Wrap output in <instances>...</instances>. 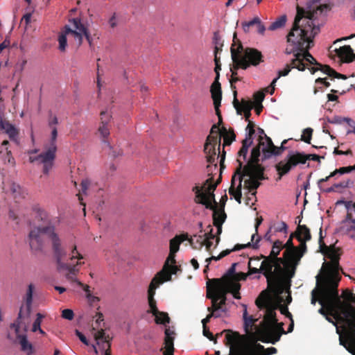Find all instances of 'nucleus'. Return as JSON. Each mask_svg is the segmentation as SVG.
<instances>
[{
  "mask_svg": "<svg viewBox=\"0 0 355 355\" xmlns=\"http://www.w3.org/2000/svg\"><path fill=\"white\" fill-rule=\"evenodd\" d=\"M327 8L326 4L314 2L307 3L306 9L297 7L293 26L286 36L288 45L285 49V53L293 54L294 58H297L305 69L308 64H319L309 53V49L313 45V38L320 31L319 27L313 24V20L317 18L318 13L321 14Z\"/></svg>",
  "mask_w": 355,
  "mask_h": 355,
  "instance_id": "f257e3e1",
  "label": "nucleus"
},
{
  "mask_svg": "<svg viewBox=\"0 0 355 355\" xmlns=\"http://www.w3.org/2000/svg\"><path fill=\"white\" fill-rule=\"evenodd\" d=\"M45 236H47L51 241L58 270L60 272L67 271V278L72 279L73 275H75L78 271L77 267L83 263L78 261L76 264L71 265L64 261L67 257V252L65 248L62 246L61 239L55 232L53 225H33L28 234V241L31 250L35 252L42 250L45 244Z\"/></svg>",
  "mask_w": 355,
  "mask_h": 355,
  "instance_id": "f03ea898",
  "label": "nucleus"
},
{
  "mask_svg": "<svg viewBox=\"0 0 355 355\" xmlns=\"http://www.w3.org/2000/svg\"><path fill=\"white\" fill-rule=\"evenodd\" d=\"M339 279H323L318 286L320 296L319 304L322 307L318 310L319 313L324 317L331 315L337 321L346 322L352 324L353 320L349 317L355 314V306L349 303H344L338 294Z\"/></svg>",
  "mask_w": 355,
  "mask_h": 355,
  "instance_id": "7ed1b4c3",
  "label": "nucleus"
},
{
  "mask_svg": "<svg viewBox=\"0 0 355 355\" xmlns=\"http://www.w3.org/2000/svg\"><path fill=\"white\" fill-rule=\"evenodd\" d=\"M259 161L258 148L251 150L250 157L245 165L243 166V162L237 159L239 165L236 168V173L239 175V184L236 187V195L234 197L239 204L241 203V188L244 176L249 178L244 180V189H247L248 193L253 196H256L257 189L261 185L260 181L268 179V177L264 174L265 167L259 164Z\"/></svg>",
  "mask_w": 355,
  "mask_h": 355,
  "instance_id": "20e7f679",
  "label": "nucleus"
},
{
  "mask_svg": "<svg viewBox=\"0 0 355 355\" xmlns=\"http://www.w3.org/2000/svg\"><path fill=\"white\" fill-rule=\"evenodd\" d=\"M241 284L234 282L224 284L220 279H209L207 282V298L211 300L214 311L225 313L227 294L231 293L235 299H241Z\"/></svg>",
  "mask_w": 355,
  "mask_h": 355,
  "instance_id": "39448f33",
  "label": "nucleus"
},
{
  "mask_svg": "<svg viewBox=\"0 0 355 355\" xmlns=\"http://www.w3.org/2000/svg\"><path fill=\"white\" fill-rule=\"evenodd\" d=\"M230 52L235 69H247L250 66L257 67L264 61L262 53L258 49L250 47L244 49L237 39L236 33H234Z\"/></svg>",
  "mask_w": 355,
  "mask_h": 355,
  "instance_id": "423d86ee",
  "label": "nucleus"
},
{
  "mask_svg": "<svg viewBox=\"0 0 355 355\" xmlns=\"http://www.w3.org/2000/svg\"><path fill=\"white\" fill-rule=\"evenodd\" d=\"M277 324L276 313L272 308H268L264 317V320L261 323L260 327L256 328V334L258 340L263 343H270L275 344L280 340L282 334H286L283 329V323H279L278 327H275Z\"/></svg>",
  "mask_w": 355,
  "mask_h": 355,
  "instance_id": "0eeeda50",
  "label": "nucleus"
},
{
  "mask_svg": "<svg viewBox=\"0 0 355 355\" xmlns=\"http://www.w3.org/2000/svg\"><path fill=\"white\" fill-rule=\"evenodd\" d=\"M324 158V156H319L315 154L306 155L303 153L290 151L286 157L275 166L278 174L277 180H281L284 175L288 174L293 168L299 164H305L309 159L320 162V159Z\"/></svg>",
  "mask_w": 355,
  "mask_h": 355,
  "instance_id": "6e6552de",
  "label": "nucleus"
},
{
  "mask_svg": "<svg viewBox=\"0 0 355 355\" xmlns=\"http://www.w3.org/2000/svg\"><path fill=\"white\" fill-rule=\"evenodd\" d=\"M58 136V130L56 127H53L51 131V138L50 144L45 147V150L37 156L29 157V161L31 163L37 162L43 165L42 172L44 175H49L52 169L55 159V153L57 151L56 139Z\"/></svg>",
  "mask_w": 355,
  "mask_h": 355,
  "instance_id": "1a4fd4ad",
  "label": "nucleus"
},
{
  "mask_svg": "<svg viewBox=\"0 0 355 355\" xmlns=\"http://www.w3.org/2000/svg\"><path fill=\"white\" fill-rule=\"evenodd\" d=\"M220 123H222V121L220 122L218 119V124L212 125L210 133L206 139L203 151L206 155V159L208 163L212 164L219 157L222 135L221 129L219 128Z\"/></svg>",
  "mask_w": 355,
  "mask_h": 355,
  "instance_id": "9d476101",
  "label": "nucleus"
},
{
  "mask_svg": "<svg viewBox=\"0 0 355 355\" xmlns=\"http://www.w3.org/2000/svg\"><path fill=\"white\" fill-rule=\"evenodd\" d=\"M289 268L291 269H284L279 263L275 264L272 270V278L276 291L278 294L284 293V289H289L291 286V279L295 275V270L293 266L288 264Z\"/></svg>",
  "mask_w": 355,
  "mask_h": 355,
  "instance_id": "9b49d317",
  "label": "nucleus"
},
{
  "mask_svg": "<svg viewBox=\"0 0 355 355\" xmlns=\"http://www.w3.org/2000/svg\"><path fill=\"white\" fill-rule=\"evenodd\" d=\"M326 248L327 250L324 254L325 256L330 259V261L324 262L323 263L322 267L324 268L329 272V277L324 279H332L335 280L338 279L340 282L341 279V277L339 275V270H341L339 264L340 257V249L336 248L334 246H329Z\"/></svg>",
  "mask_w": 355,
  "mask_h": 355,
  "instance_id": "f8f14e48",
  "label": "nucleus"
},
{
  "mask_svg": "<svg viewBox=\"0 0 355 355\" xmlns=\"http://www.w3.org/2000/svg\"><path fill=\"white\" fill-rule=\"evenodd\" d=\"M349 317L354 321L352 324L340 322L343 330L339 334L340 345H343L349 353L355 355V314Z\"/></svg>",
  "mask_w": 355,
  "mask_h": 355,
  "instance_id": "ddd939ff",
  "label": "nucleus"
},
{
  "mask_svg": "<svg viewBox=\"0 0 355 355\" xmlns=\"http://www.w3.org/2000/svg\"><path fill=\"white\" fill-rule=\"evenodd\" d=\"M266 142L263 141V137L261 135L259 138V144L257 146H254L252 150L255 148H258L259 151V155H261V147H262V152L263 154V157L262 160L269 159L272 155L278 156L283 153V152L286 149L285 144L287 143L288 140L284 139L280 146H276L272 143V139L265 135Z\"/></svg>",
  "mask_w": 355,
  "mask_h": 355,
  "instance_id": "4468645a",
  "label": "nucleus"
},
{
  "mask_svg": "<svg viewBox=\"0 0 355 355\" xmlns=\"http://www.w3.org/2000/svg\"><path fill=\"white\" fill-rule=\"evenodd\" d=\"M192 191L195 193L194 201L197 204L205 205L208 209H214L217 207V202L215 200V196L212 190L208 189V186L205 187L196 185Z\"/></svg>",
  "mask_w": 355,
  "mask_h": 355,
  "instance_id": "2eb2a0df",
  "label": "nucleus"
},
{
  "mask_svg": "<svg viewBox=\"0 0 355 355\" xmlns=\"http://www.w3.org/2000/svg\"><path fill=\"white\" fill-rule=\"evenodd\" d=\"M162 284V281L157 282V278H153L148 290V299L150 310L148 313H151L155 317V322H164L158 317L159 315H163L165 321L168 322L169 320L168 314L166 312L159 311L156 305V300L154 298L156 288Z\"/></svg>",
  "mask_w": 355,
  "mask_h": 355,
  "instance_id": "dca6fc26",
  "label": "nucleus"
},
{
  "mask_svg": "<svg viewBox=\"0 0 355 355\" xmlns=\"http://www.w3.org/2000/svg\"><path fill=\"white\" fill-rule=\"evenodd\" d=\"M67 36H71L74 38L78 46L82 44L81 33H78L75 28H71L69 25H65L64 30L58 36L59 49L60 51H64L66 50L67 46Z\"/></svg>",
  "mask_w": 355,
  "mask_h": 355,
  "instance_id": "f3484780",
  "label": "nucleus"
},
{
  "mask_svg": "<svg viewBox=\"0 0 355 355\" xmlns=\"http://www.w3.org/2000/svg\"><path fill=\"white\" fill-rule=\"evenodd\" d=\"M292 69H297L299 71H304L305 67L302 64H300V62L297 58H293L289 64H286L282 70L278 71L277 77L272 81L270 85L266 88V90L268 91V89H270V94H272L275 92V85L277 80L282 76H287Z\"/></svg>",
  "mask_w": 355,
  "mask_h": 355,
  "instance_id": "a211bd4d",
  "label": "nucleus"
},
{
  "mask_svg": "<svg viewBox=\"0 0 355 355\" xmlns=\"http://www.w3.org/2000/svg\"><path fill=\"white\" fill-rule=\"evenodd\" d=\"M210 92L214 102L216 114L219 118L220 122H221L223 119L219 107L220 106L222 100V90L219 79H214V81L210 87Z\"/></svg>",
  "mask_w": 355,
  "mask_h": 355,
  "instance_id": "6ab92c4d",
  "label": "nucleus"
},
{
  "mask_svg": "<svg viewBox=\"0 0 355 355\" xmlns=\"http://www.w3.org/2000/svg\"><path fill=\"white\" fill-rule=\"evenodd\" d=\"M19 320L16 321L15 323L12 324L11 327L15 328L17 335V339L21 345V351L24 352L26 355H33L35 353V349L33 345L28 342L26 335L18 334L19 329Z\"/></svg>",
  "mask_w": 355,
  "mask_h": 355,
  "instance_id": "aec40b11",
  "label": "nucleus"
},
{
  "mask_svg": "<svg viewBox=\"0 0 355 355\" xmlns=\"http://www.w3.org/2000/svg\"><path fill=\"white\" fill-rule=\"evenodd\" d=\"M261 259H263V261L261 262L260 266L262 274L266 277L268 284L270 285L272 282V270L275 266V262L272 260L271 257L264 255H261L260 257L254 258V259L257 261Z\"/></svg>",
  "mask_w": 355,
  "mask_h": 355,
  "instance_id": "412c9836",
  "label": "nucleus"
},
{
  "mask_svg": "<svg viewBox=\"0 0 355 355\" xmlns=\"http://www.w3.org/2000/svg\"><path fill=\"white\" fill-rule=\"evenodd\" d=\"M35 289V286L33 284H30L28 286V289L25 296V307L23 306L20 308L17 321L20 320L25 316H29L31 311V306L33 303V294Z\"/></svg>",
  "mask_w": 355,
  "mask_h": 355,
  "instance_id": "4be33fe9",
  "label": "nucleus"
},
{
  "mask_svg": "<svg viewBox=\"0 0 355 355\" xmlns=\"http://www.w3.org/2000/svg\"><path fill=\"white\" fill-rule=\"evenodd\" d=\"M225 345L230 346L231 351L239 349L243 342V337L239 332L233 331L230 329L225 330Z\"/></svg>",
  "mask_w": 355,
  "mask_h": 355,
  "instance_id": "5701e85b",
  "label": "nucleus"
},
{
  "mask_svg": "<svg viewBox=\"0 0 355 355\" xmlns=\"http://www.w3.org/2000/svg\"><path fill=\"white\" fill-rule=\"evenodd\" d=\"M317 66L316 67H310L308 68L310 71L311 73L314 74L318 71H321L324 73L328 75L329 76L334 78H341L345 80L347 78V76L344 74H341L336 71L334 69H332L330 66L327 64H322L319 63V64H315Z\"/></svg>",
  "mask_w": 355,
  "mask_h": 355,
  "instance_id": "b1692460",
  "label": "nucleus"
},
{
  "mask_svg": "<svg viewBox=\"0 0 355 355\" xmlns=\"http://www.w3.org/2000/svg\"><path fill=\"white\" fill-rule=\"evenodd\" d=\"M180 270V266L175 264H170L166 269L159 271L153 278H157V282L162 281L164 282L171 280V275H175Z\"/></svg>",
  "mask_w": 355,
  "mask_h": 355,
  "instance_id": "393cba45",
  "label": "nucleus"
},
{
  "mask_svg": "<svg viewBox=\"0 0 355 355\" xmlns=\"http://www.w3.org/2000/svg\"><path fill=\"white\" fill-rule=\"evenodd\" d=\"M34 214V225H53L46 211L40 207L35 206L33 209Z\"/></svg>",
  "mask_w": 355,
  "mask_h": 355,
  "instance_id": "a878e982",
  "label": "nucleus"
},
{
  "mask_svg": "<svg viewBox=\"0 0 355 355\" xmlns=\"http://www.w3.org/2000/svg\"><path fill=\"white\" fill-rule=\"evenodd\" d=\"M336 55L344 62H352L355 60V53L349 45H345L335 50Z\"/></svg>",
  "mask_w": 355,
  "mask_h": 355,
  "instance_id": "bb28decb",
  "label": "nucleus"
},
{
  "mask_svg": "<svg viewBox=\"0 0 355 355\" xmlns=\"http://www.w3.org/2000/svg\"><path fill=\"white\" fill-rule=\"evenodd\" d=\"M216 160L217 159H216L215 162L212 164L209 163V164L207 165V173H208V175L211 176V177L209 178H208L204 184V187H205V186H208V189L212 190V191H214V190L216 189L218 184L220 182L221 179H222L221 175H220L216 182L214 184L212 183L214 181L213 171H216L218 168Z\"/></svg>",
  "mask_w": 355,
  "mask_h": 355,
  "instance_id": "cd10ccee",
  "label": "nucleus"
},
{
  "mask_svg": "<svg viewBox=\"0 0 355 355\" xmlns=\"http://www.w3.org/2000/svg\"><path fill=\"white\" fill-rule=\"evenodd\" d=\"M294 246L293 240L288 239L286 243L283 245V248H286L283 253V256L286 259V263L293 266L295 256L296 254L297 248Z\"/></svg>",
  "mask_w": 355,
  "mask_h": 355,
  "instance_id": "c85d7f7f",
  "label": "nucleus"
},
{
  "mask_svg": "<svg viewBox=\"0 0 355 355\" xmlns=\"http://www.w3.org/2000/svg\"><path fill=\"white\" fill-rule=\"evenodd\" d=\"M69 23L72 25L73 28L76 29L78 33H80L82 37L84 35L89 44L92 45V38L87 30V28L82 24L80 19L79 18H73L69 19Z\"/></svg>",
  "mask_w": 355,
  "mask_h": 355,
  "instance_id": "c756f323",
  "label": "nucleus"
},
{
  "mask_svg": "<svg viewBox=\"0 0 355 355\" xmlns=\"http://www.w3.org/2000/svg\"><path fill=\"white\" fill-rule=\"evenodd\" d=\"M353 171H355V165L340 167L331 172L329 175L319 180L318 184L320 185L322 182H327L331 178H334L335 180H338L340 175L351 173Z\"/></svg>",
  "mask_w": 355,
  "mask_h": 355,
  "instance_id": "7c9ffc66",
  "label": "nucleus"
},
{
  "mask_svg": "<svg viewBox=\"0 0 355 355\" xmlns=\"http://www.w3.org/2000/svg\"><path fill=\"white\" fill-rule=\"evenodd\" d=\"M237 92L236 90L234 91V101L233 105L234 108L236 110L238 114H241V113L244 111L251 110L253 107L252 103L250 101H247L245 99H242L241 103L239 102L236 98Z\"/></svg>",
  "mask_w": 355,
  "mask_h": 355,
  "instance_id": "2f4dec72",
  "label": "nucleus"
},
{
  "mask_svg": "<svg viewBox=\"0 0 355 355\" xmlns=\"http://www.w3.org/2000/svg\"><path fill=\"white\" fill-rule=\"evenodd\" d=\"M351 222H352V220L345 217L340 223V232L349 235L351 238L355 239V223Z\"/></svg>",
  "mask_w": 355,
  "mask_h": 355,
  "instance_id": "473e14b6",
  "label": "nucleus"
},
{
  "mask_svg": "<svg viewBox=\"0 0 355 355\" xmlns=\"http://www.w3.org/2000/svg\"><path fill=\"white\" fill-rule=\"evenodd\" d=\"M236 263H234L232 265V266L228 269L226 274H225L221 278H214L213 279H220L221 282L224 284H227L230 282H234L236 284H240L239 282H236V279H234V277L236 275Z\"/></svg>",
  "mask_w": 355,
  "mask_h": 355,
  "instance_id": "72a5a7b5",
  "label": "nucleus"
},
{
  "mask_svg": "<svg viewBox=\"0 0 355 355\" xmlns=\"http://www.w3.org/2000/svg\"><path fill=\"white\" fill-rule=\"evenodd\" d=\"M300 242V245L298 246H296L295 248H297L296 254L295 256V260H294V264L293 267L294 269L296 268L297 266L299 264L301 258L304 256V254L306 253L307 250V246H306V242L308 241H305L304 239H301L300 241H298Z\"/></svg>",
  "mask_w": 355,
  "mask_h": 355,
  "instance_id": "f704fd0d",
  "label": "nucleus"
},
{
  "mask_svg": "<svg viewBox=\"0 0 355 355\" xmlns=\"http://www.w3.org/2000/svg\"><path fill=\"white\" fill-rule=\"evenodd\" d=\"M95 339L97 341V344H102V347L103 349H110V337L109 336H106L105 331L103 329L97 331L94 335Z\"/></svg>",
  "mask_w": 355,
  "mask_h": 355,
  "instance_id": "c9c22d12",
  "label": "nucleus"
},
{
  "mask_svg": "<svg viewBox=\"0 0 355 355\" xmlns=\"http://www.w3.org/2000/svg\"><path fill=\"white\" fill-rule=\"evenodd\" d=\"M257 236V234H252L251 237V242H249L246 244H236L232 248L233 252L237 251L244 248H252L253 249H258L259 248V243L261 241V236H257V241L254 242V238Z\"/></svg>",
  "mask_w": 355,
  "mask_h": 355,
  "instance_id": "e433bc0d",
  "label": "nucleus"
},
{
  "mask_svg": "<svg viewBox=\"0 0 355 355\" xmlns=\"http://www.w3.org/2000/svg\"><path fill=\"white\" fill-rule=\"evenodd\" d=\"M221 134L223 136V146H229L236 139V135L232 128L228 130L225 127L221 128Z\"/></svg>",
  "mask_w": 355,
  "mask_h": 355,
  "instance_id": "4c0bfd02",
  "label": "nucleus"
},
{
  "mask_svg": "<svg viewBox=\"0 0 355 355\" xmlns=\"http://www.w3.org/2000/svg\"><path fill=\"white\" fill-rule=\"evenodd\" d=\"M188 239V234H181L175 236L170 241V251L177 252L180 249V245L182 242Z\"/></svg>",
  "mask_w": 355,
  "mask_h": 355,
  "instance_id": "58836bf2",
  "label": "nucleus"
},
{
  "mask_svg": "<svg viewBox=\"0 0 355 355\" xmlns=\"http://www.w3.org/2000/svg\"><path fill=\"white\" fill-rule=\"evenodd\" d=\"M297 241L304 239L305 241H310L311 239V234L309 228L305 225H298L297 227Z\"/></svg>",
  "mask_w": 355,
  "mask_h": 355,
  "instance_id": "ea45409f",
  "label": "nucleus"
},
{
  "mask_svg": "<svg viewBox=\"0 0 355 355\" xmlns=\"http://www.w3.org/2000/svg\"><path fill=\"white\" fill-rule=\"evenodd\" d=\"M173 334H174L173 331H170L169 329H166L165 338H164V344H165V351L164 352H171V354H173V352H174V346H173L174 338L172 337Z\"/></svg>",
  "mask_w": 355,
  "mask_h": 355,
  "instance_id": "a19ab883",
  "label": "nucleus"
},
{
  "mask_svg": "<svg viewBox=\"0 0 355 355\" xmlns=\"http://www.w3.org/2000/svg\"><path fill=\"white\" fill-rule=\"evenodd\" d=\"M187 240L189 241L191 247L196 250H200L203 247L205 241L204 235H194L191 238L188 237Z\"/></svg>",
  "mask_w": 355,
  "mask_h": 355,
  "instance_id": "79ce46f5",
  "label": "nucleus"
},
{
  "mask_svg": "<svg viewBox=\"0 0 355 355\" xmlns=\"http://www.w3.org/2000/svg\"><path fill=\"white\" fill-rule=\"evenodd\" d=\"M9 142L7 140H4L2 141L1 145L5 148L6 152H0V159H2V162L4 164L9 163L12 164L14 163V158L11 155V152L8 150L7 146Z\"/></svg>",
  "mask_w": 355,
  "mask_h": 355,
  "instance_id": "37998d69",
  "label": "nucleus"
},
{
  "mask_svg": "<svg viewBox=\"0 0 355 355\" xmlns=\"http://www.w3.org/2000/svg\"><path fill=\"white\" fill-rule=\"evenodd\" d=\"M340 202L345 205L347 211L346 218L352 220V223H355V202L351 201H341Z\"/></svg>",
  "mask_w": 355,
  "mask_h": 355,
  "instance_id": "c03bdc74",
  "label": "nucleus"
},
{
  "mask_svg": "<svg viewBox=\"0 0 355 355\" xmlns=\"http://www.w3.org/2000/svg\"><path fill=\"white\" fill-rule=\"evenodd\" d=\"M338 192H342L343 189L351 188L354 186V181L350 178H344L341 181L335 183Z\"/></svg>",
  "mask_w": 355,
  "mask_h": 355,
  "instance_id": "a18cd8bd",
  "label": "nucleus"
},
{
  "mask_svg": "<svg viewBox=\"0 0 355 355\" xmlns=\"http://www.w3.org/2000/svg\"><path fill=\"white\" fill-rule=\"evenodd\" d=\"M252 141L245 139L242 141V146H241V149L239 150V151L238 152V156L239 157H242L243 159V161L246 160L248 148L252 145Z\"/></svg>",
  "mask_w": 355,
  "mask_h": 355,
  "instance_id": "49530a36",
  "label": "nucleus"
},
{
  "mask_svg": "<svg viewBox=\"0 0 355 355\" xmlns=\"http://www.w3.org/2000/svg\"><path fill=\"white\" fill-rule=\"evenodd\" d=\"M286 22V16L282 15L278 17L274 22H272L270 26L268 27V30L270 31H275L283 27Z\"/></svg>",
  "mask_w": 355,
  "mask_h": 355,
  "instance_id": "de8ad7c7",
  "label": "nucleus"
},
{
  "mask_svg": "<svg viewBox=\"0 0 355 355\" xmlns=\"http://www.w3.org/2000/svg\"><path fill=\"white\" fill-rule=\"evenodd\" d=\"M283 249V243L281 241L277 240L273 243L272 250L270 251V254L268 256L271 258H277Z\"/></svg>",
  "mask_w": 355,
  "mask_h": 355,
  "instance_id": "09e8293b",
  "label": "nucleus"
},
{
  "mask_svg": "<svg viewBox=\"0 0 355 355\" xmlns=\"http://www.w3.org/2000/svg\"><path fill=\"white\" fill-rule=\"evenodd\" d=\"M327 121L329 123H332V124H341L343 122H347V124L350 126H352V124L354 123V121H352V119H351L349 118L341 117L339 116H336L331 119L328 118Z\"/></svg>",
  "mask_w": 355,
  "mask_h": 355,
  "instance_id": "8fccbe9b",
  "label": "nucleus"
},
{
  "mask_svg": "<svg viewBox=\"0 0 355 355\" xmlns=\"http://www.w3.org/2000/svg\"><path fill=\"white\" fill-rule=\"evenodd\" d=\"M207 311L209 312V313L207 315L205 318L202 320L203 327H207V324L209 322L210 319L211 318H219L221 316L220 313H219L216 311H214L213 308L211 306H209L207 308Z\"/></svg>",
  "mask_w": 355,
  "mask_h": 355,
  "instance_id": "3c124183",
  "label": "nucleus"
},
{
  "mask_svg": "<svg viewBox=\"0 0 355 355\" xmlns=\"http://www.w3.org/2000/svg\"><path fill=\"white\" fill-rule=\"evenodd\" d=\"M214 211L213 213V223L215 224L216 222L220 221L223 220V223L225 222L226 219V214L224 211V209L222 208L221 210L219 211L216 209H212Z\"/></svg>",
  "mask_w": 355,
  "mask_h": 355,
  "instance_id": "603ef678",
  "label": "nucleus"
},
{
  "mask_svg": "<svg viewBox=\"0 0 355 355\" xmlns=\"http://www.w3.org/2000/svg\"><path fill=\"white\" fill-rule=\"evenodd\" d=\"M212 232H213V229L211 227L210 231L208 233H205L204 234L205 239L204 245H205L206 250L207 251H210L211 247L212 246V244H213V243H212V241H211V240L214 239L215 238V235L213 234Z\"/></svg>",
  "mask_w": 355,
  "mask_h": 355,
  "instance_id": "864d4df0",
  "label": "nucleus"
},
{
  "mask_svg": "<svg viewBox=\"0 0 355 355\" xmlns=\"http://www.w3.org/2000/svg\"><path fill=\"white\" fill-rule=\"evenodd\" d=\"M257 22H259V17H255L249 21L242 23L243 31L245 33H249L251 27L256 26Z\"/></svg>",
  "mask_w": 355,
  "mask_h": 355,
  "instance_id": "5fc2aeb1",
  "label": "nucleus"
},
{
  "mask_svg": "<svg viewBox=\"0 0 355 355\" xmlns=\"http://www.w3.org/2000/svg\"><path fill=\"white\" fill-rule=\"evenodd\" d=\"M254 126V123L252 121H249L248 124L246 127V130H248V132L245 135V139L252 141V137L255 133Z\"/></svg>",
  "mask_w": 355,
  "mask_h": 355,
  "instance_id": "6e6d98bb",
  "label": "nucleus"
},
{
  "mask_svg": "<svg viewBox=\"0 0 355 355\" xmlns=\"http://www.w3.org/2000/svg\"><path fill=\"white\" fill-rule=\"evenodd\" d=\"M110 125L108 124L100 123L98 130L103 139L107 138L110 135Z\"/></svg>",
  "mask_w": 355,
  "mask_h": 355,
  "instance_id": "4d7b16f0",
  "label": "nucleus"
},
{
  "mask_svg": "<svg viewBox=\"0 0 355 355\" xmlns=\"http://www.w3.org/2000/svg\"><path fill=\"white\" fill-rule=\"evenodd\" d=\"M83 258V256L78 251L76 245H73L71 247L69 259L71 261H73L74 259L81 260Z\"/></svg>",
  "mask_w": 355,
  "mask_h": 355,
  "instance_id": "13d9d810",
  "label": "nucleus"
},
{
  "mask_svg": "<svg viewBox=\"0 0 355 355\" xmlns=\"http://www.w3.org/2000/svg\"><path fill=\"white\" fill-rule=\"evenodd\" d=\"M322 283L321 282H319L318 281L317 282V286L318 288H315L313 289L312 291H311V304L313 305H315V303L317 302H319V300L320 299V296L319 295V293H318V286L319 285Z\"/></svg>",
  "mask_w": 355,
  "mask_h": 355,
  "instance_id": "bf43d9fd",
  "label": "nucleus"
},
{
  "mask_svg": "<svg viewBox=\"0 0 355 355\" xmlns=\"http://www.w3.org/2000/svg\"><path fill=\"white\" fill-rule=\"evenodd\" d=\"M313 129L311 128H307L304 130L303 134L302 135V140L307 144H311V139L312 137Z\"/></svg>",
  "mask_w": 355,
  "mask_h": 355,
  "instance_id": "052dcab7",
  "label": "nucleus"
},
{
  "mask_svg": "<svg viewBox=\"0 0 355 355\" xmlns=\"http://www.w3.org/2000/svg\"><path fill=\"white\" fill-rule=\"evenodd\" d=\"M37 318L34 321L33 324L32 331L33 332L37 331L39 329H40L41 323L42 321V319L44 318V315H42L40 313H37L36 315Z\"/></svg>",
  "mask_w": 355,
  "mask_h": 355,
  "instance_id": "680f3d73",
  "label": "nucleus"
},
{
  "mask_svg": "<svg viewBox=\"0 0 355 355\" xmlns=\"http://www.w3.org/2000/svg\"><path fill=\"white\" fill-rule=\"evenodd\" d=\"M255 349L250 348V355H266L263 352L264 351V347L263 345L257 343L255 344Z\"/></svg>",
  "mask_w": 355,
  "mask_h": 355,
  "instance_id": "e2e57ef3",
  "label": "nucleus"
},
{
  "mask_svg": "<svg viewBox=\"0 0 355 355\" xmlns=\"http://www.w3.org/2000/svg\"><path fill=\"white\" fill-rule=\"evenodd\" d=\"M100 116H101V123H100L110 125V121L112 119V115L110 113H108L106 111H102V112H101Z\"/></svg>",
  "mask_w": 355,
  "mask_h": 355,
  "instance_id": "0e129e2a",
  "label": "nucleus"
},
{
  "mask_svg": "<svg viewBox=\"0 0 355 355\" xmlns=\"http://www.w3.org/2000/svg\"><path fill=\"white\" fill-rule=\"evenodd\" d=\"M325 319L330 323H331L334 326L336 327V333L338 334H340V327L338 326V323L341 324L339 321H337L336 319L333 318L331 315H325Z\"/></svg>",
  "mask_w": 355,
  "mask_h": 355,
  "instance_id": "69168bd1",
  "label": "nucleus"
},
{
  "mask_svg": "<svg viewBox=\"0 0 355 355\" xmlns=\"http://www.w3.org/2000/svg\"><path fill=\"white\" fill-rule=\"evenodd\" d=\"M6 134L8 135L10 139L12 140H16V138L18 135V131L15 128V126L12 125L10 128H9L6 132Z\"/></svg>",
  "mask_w": 355,
  "mask_h": 355,
  "instance_id": "338daca9",
  "label": "nucleus"
},
{
  "mask_svg": "<svg viewBox=\"0 0 355 355\" xmlns=\"http://www.w3.org/2000/svg\"><path fill=\"white\" fill-rule=\"evenodd\" d=\"M6 134L8 135L10 139L12 140H16V138L18 135V131L15 128V126L12 125L10 128H9L6 132Z\"/></svg>",
  "mask_w": 355,
  "mask_h": 355,
  "instance_id": "774afa93",
  "label": "nucleus"
}]
</instances>
